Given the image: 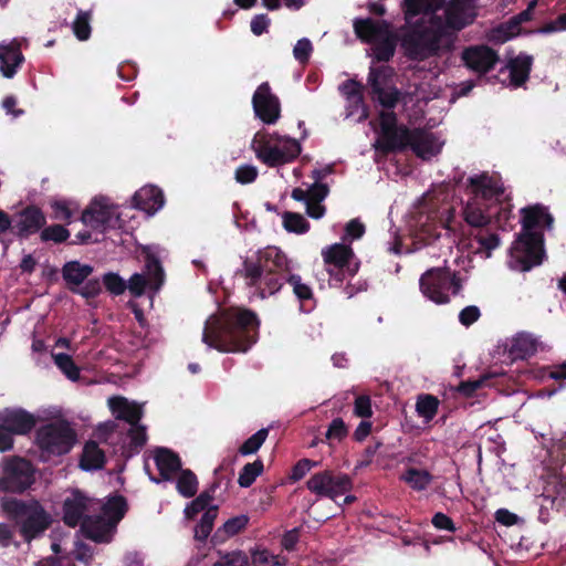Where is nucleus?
I'll return each instance as SVG.
<instances>
[{
	"label": "nucleus",
	"instance_id": "obj_1",
	"mask_svg": "<svg viewBox=\"0 0 566 566\" xmlns=\"http://www.w3.org/2000/svg\"><path fill=\"white\" fill-rule=\"evenodd\" d=\"M237 274L244 279L247 286L254 287L262 298L277 293L284 283L292 286L301 303L314 296L311 286L302 281L301 275L292 273L291 261L276 247H266L245 258Z\"/></svg>",
	"mask_w": 566,
	"mask_h": 566
},
{
	"label": "nucleus",
	"instance_id": "obj_2",
	"mask_svg": "<svg viewBox=\"0 0 566 566\" xmlns=\"http://www.w3.org/2000/svg\"><path fill=\"white\" fill-rule=\"evenodd\" d=\"M260 321L255 312L229 307L207 319L202 342L221 353H247L258 340Z\"/></svg>",
	"mask_w": 566,
	"mask_h": 566
},
{
	"label": "nucleus",
	"instance_id": "obj_3",
	"mask_svg": "<svg viewBox=\"0 0 566 566\" xmlns=\"http://www.w3.org/2000/svg\"><path fill=\"white\" fill-rule=\"evenodd\" d=\"M520 213L522 229L511 248V256L515 269L527 272L543 263L544 231L553 229L555 219L543 203L526 206Z\"/></svg>",
	"mask_w": 566,
	"mask_h": 566
},
{
	"label": "nucleus",
	"instance_id": "obj_4",
	"mask_svg": "<svg viewBox=\"0 0 566 566\" xmlns=\"http://www.w3.org/2000/svg\"><path fill=\"white\" fill-rule=\"evenodd\" d=\"M400 48L408 60L423 62L450 53L455 46L439 24V14H431L401 29Z\"/></svg>",
	"mask_w": 566,
	"mask_h": 566
},
{
	"label": "nucleus",
	"instance_id": "obj_5",
	"mask_svg": "<svg viewBox=\"0 0 566 566\" xmlns=\"http://www.w3.org/2000/svg\"><path fill=\"white\" fill-rule=\"evenodd\" d=\"M505 193L500 174L482 171L470 176L465 182L468 201L463 208V218L468 224H479L485 220L482 211Z\"/></svg>",
	"mask_w": 566,
	"mask_h": 566
},
{
	"label": "nucleus",
	"instance_id": "obj_6",
	"mask_svg": "<svg viewBox=\"0 0 566 566\" xmlns=\"http://www.w3.org/2000/svg\"><path fill=\"white\" fill-rule=\"evenodd\" d=\"M0 504L7 517L19 526L25 542H31L52 524L51 514L35 499L21 500L3 496Z\"/></svg>",
	"mask_w": 566,
	"mask_h": 566
},
{
	"label": "nucleus",
	"instance_id": "obj_7",
	"mask_svg": "<svg viewBox=\"0 0 566 566\" xmlns=\"http://www.w3.org/2000/svg\"><path fill=\"white\" fill-rule=\"evenodd\" d=\"M77 440V433L66 420H56L41 426L35 432V443L42 455L67 454Z\"/></svg>",
	"mask_w": 566,
	"mask_h": 566
},
{
	"label": "nucleus",
	"instance_id": "obj_8",
	"mask_svg": "<svg viewBox=\"0 0 566 566\" xmlns=\"http://www.w3.org/2000/svg\"><path fill=\"white\" fill-rule=\"evenodd\" d=\"M422 294L437 304L450 301L448 292L457 295L462 289L461 280L449 268H432L426 271L419 280Z\"/></svg>",
	"mask_w": 566,
	"mask_h": 566
},
{
	"label": "nucleus",
	"instance_id": "obj_9",
	"mask_svg": "<svg viewBox=\"0 0 566 566\" xmlns=\"http://www.w3.org/2000/svg\"><path fill=\"white\" fill-rule=\"evenodd\" d=\"M322 258L331 280L342 284L354 277L360 268V260L348 243H333L322 250Z\"/></svg>",
	"mask_w": 566,
	"mask_h": 566
},
{
	"label": "nucleus",
	"instance_id": "obj_10",
	"mask_svg": "<svg viewBox=\"0 0 566 566\" xmlns=\"http://www.w3.org/2000/svg\"><path fill=\"white\" fill-rule=\"evenodd\" d=\"M380 135L375 143L376 150L384 155L402 153L411 144L412 129L398 125L394 111L379 113Z\"/></svg>",
	"mask_w": 566,
	"mask_h": 566
},
{
	"label": "nucleus",
	"instance_id": "obj_11",
	"mask_svg": "<svg viewBox=\"0 0 566 566\" xmlns=\"http://www.w3.org/2000/svg\"><path fill=\"white\" fill-rule=\"evenodd\" d=\"M256 158L268 167H277L293 161L301 154V145L296 139L286 138L284 146L270 144V133L259 130L251 143Z\"/></svg>",
	"mask_w": 566,
	"mask_h": 566
},
{
	"label": "nucleus",
	"instance_id": "obj_12",
	"mask_svg": "<svg viewBox=\"0 0 566 566\" xmlns=\"http://www.w3.org/2000/svg\"><path fill=\"white\" fill-rule=\"evenodd\" d=\"M307 490L318 497H327L336 502L337 497L350 492L353 479L334 470H324L313 474L306 482Z\"/></svg>",
	"mask_w": 566,
	"mask_h": 566
},
{
	"label": "nucleus",
	"instance_id": "obj_13",
	"mask_svg": "<svg viewBox=\"0 0 566 566\" xmlns=\"http://www.w3.org/2000/svg\"><path fill=\"white\" fill-rule=\"evenodd\" d=\"M476 0H451L444 4V15H439V24L453 45L458 40V33L472 24L476 18Z\"/></svg>",
	"mask_w": 566,
	"mask_h": 566
},
{
	"label": "nucleus",
	"instance_id": "obj_14",
	"mask_svg": "<svg viewBox=\"0 0 566 566\" xmlns=\"http://www.w3.org/2000/svg\"><path fill=\"white\" fill-rule=\"evenodd\" d=\"M99 501L88 497L80 490H73L71 495L63 503V522L70 527L82 525L86 516H91V512L97 510Z\"/></svg>",
	"mask_w": 566,
	"mask_h": 566
},
{
	"label": "nucleus",
	"instance_id": "obj_15",
	"mask_svg": "<svg viewBox=\"0 0 566 566\" xmlns=\"http://www.w3.org/2000/svg\"><path fill=\"white\" fill-rule=\"evenodd\" d=\"M254 114L264 124H275L281 116V103L279 97L272 93L269 82L261 83L252 96Z\"/></svg>",
	"mask_w": 566,
	"mask_h": 566
},
{
	"label": "nucleus",
	"instance_id": "obj_16",
	"mask_svg": "<svg viewBox=\"0 0 566 566\" xmlns=\"http://www.w3.org/2000/svg\"><path fill=\"white\" fill-rule=\"evenodd\" d=\"M3 475L11 493H22L35 481L32 463L22 458H13L3 468Z\"/></svg>",
	"mask_w": 566,
	"mask_h": 566
},
{
	"label": "nucleus",
	"instance_id": "obj_17",
	"mask_svg": "<svg viewBox=\"0 0 566 566\" xmlns=\"http://www.w3.org/2000/svg\"><path fill=\"white\" fill-rule=\"evenodd\" d=\"M46 224L44 212L35 205H29L15 213L13 220V234L19 239H29L42 231Z\"/></svg>",
	"mask_w": 566,
	"mask_h": 566
},
{
	"label": "nucleus",
	"instance_id": "obj_18",
	"mask_svg": "<svg viewBox=\"0 0 566 566\" xmlns=\"http://www.w3.org/2000/svg\"><path fill=\"white\" fill-rule=\"evenodd\" d=\"M81 221L94 230L114 228L118 221L115 207L104 199H94L82 212Z\"/></svg>",
	"mask_w": 566,
	"mask_h": 566
},
{
	"label": "nucleus",
	"instance_id": "obj_19",
	"mask_svg": "<svg viewBox=\"0 0 566 566\" xmlns=\"http://www.w3.org/2000/svg\"><path fill=\"white\" fill-rule=\"evenodd\" d=\"M499 60L496 51L486 45L470 46L462 52L464 65L479 74L493 70Z\"/></svg>",
	"mask_w": 566,
	"mask_h": 566
},
{
	"label": "nucleus",
	"instance_id": "obj_20",
	"mask_svg": "<svg viewBox=\"0 0 566 566\" xmlns=\"http://www.w3.org/2000/svg\"><path fill=\"white\" fill-rule=\"evenodd\" d=\"M0 423L6 426L11 434L24 436L34 429L36 418L22 408H4L0 410Z\"/></svg>",
	"mask_w": 566,
	"mask_h": 566
},
{
	"label": "nucleus",
	"instance_id": "obj_21",
	"mask_svg": "<svg viewBox=\"0 0 566 566\" xmlns=\"http://www.w3.org/2000/svg\"><path fill=\"white\" fill-rule=\"evenodd\" d=\"M356 36L364 43L375 44L392 31V24L387 20L373 18H356L353 22Z\"/></svg>",
	"mask_w": 566,
	"mask_h": 566
},
{
	"label": "nucleus",
	"instance_id": "obj_22",
	"mask_svg": "<svg viewBox=\"0 0 566 566\" xmlns=\"http://www.w3.org/2000/svg\"><path fill=\"white\" fill-rule=\"evenodd\" d=\"M154 460L159 471V478L151 474L149 478L155 483L171 481L175 474L182 470V462L179 454L168 448L157 447L154 451Z\"/></svg>",
	"mask_w": 566,
	"mask_h": 566
},
{
	"label": "nucleus",
	"instance_id": "obj_23",
	"mask_svg": "<svg viewBox=\"0 0 566 566\" xmlns=\"http://www.w3.org/2000/svg\"><path fill=\"white\" fill-rule=\"evenodd\" d=\"M84 536L95 543H108L116 526L101 515L86 516L82 523Z\"/></svg>",
	"mask_w": 566,
	"mask_h": 566
},
{
	"label": "nucleus",
	"instance_id": "obj_24",
	"mask_svg": "<svg viewBox=\"0 0 566 566\" xmlns=\"http://www.w3.org/2000/svg\"><path fill=\"white\" fill-rule=\"evenodd\" d=\"M23 62L24 56L17 40L0 43V72L3 77L12 78Z\"/></svg>",
	"mask_w": 566,
	"mask_h": 566
},
{
	"label": "nucleus",
	"instance_id": "obj_25",
	"mask_svg": "<svg viewBox=\"0 0 566 566\" xmlns=\"http://www.w3.org/2000/svg\"><path fill=\"white\" fill-rule=\"evenodd\" d=\"M108 407L117 420H124L130 426L140 422L144 416L143 407L139 403L130 402L123 396L111 397Z\"/></svg>",
	"mask_w": 566,
	"mask_h": 566
},
{
	"label": "nucleus",
	"instance_id": "obj_26",
	"mask_svg": "<svg viewBox=\"0 0 566 566\" xmlns=\"http://www.w3.org/2000/svg\"><path fill=\"white\" fill-rule=\"evenodd\" d=\"M134 207L149 214L163 208L165 198L163 190L157 186H145L133 196Z\"/></svg>",
	"mask_w": 566,
	"mask_h": 566
},
{
	"label": "nucleus",
	"instance_id": "obj_27",
	"mask_svg": "<svg viewBox=\"0 0 566 566\" xmlns=\"http://www.w3.org/2000/svg\"><path fill=\"white\" fill-rule=\"evenodd\" d=\"M511 196L504 193L503 197H500L499 201L493 202L482 211L483 217H485L484 221L482 220V222H480L479 224L470 226L472 228L482 229L489 226L492 222V220H495V222L500 227H502V224L506 223L512 216L513 205L511 203Z\"/></svg>",
	"mask_w": 566,
	"mask_h": 566
},
{
	"label": "nucleus",
	"instance_id": "obj_28",
	"mask_svg": "<svg viewBox=\"0 0 566 566\" xmlns=\"http://www.w3.org/2000/svg\"><path fill=\"white\" fill-rule=\"evenodd\" d=\"M410 140L409 148L421 159H429L440 151L437 137L421 128L412 129Z\"/></svg>",
	"mask_w": 566,
	"mask_h": 566
},
{
	"label": "nucleus",
	"instance_id": "obj_29",
	"mask_svg": "<svg viewBox=\"0 0 566 566\" xmlns=\"http://www.w3.org/2000/svg\"><path fill=\"white\" fill-rule=\"evenodd\" d=\"M126 438L128 439V442L124 441L120 446V454L125 459H130L138 454L147 443L148 436L146 426L140 424L139 422L130 426L127 430Z\"/></svg>",
	"mask_w": 566,
	"mask_h": 566
},
{
	"label": "nucleus",
	"instance_id": "obj_30",
	"mask_svg": "<svg viewBox=\"0 0 566 566\" xmlns=\"http://www.w3.org/2000/svg\"><path fill=\"white\" fill-rule=\"evenodd\" d=\"M533 57L525 53H520L516 57L511 59L507 69L510 71V81L512 86L521 87L530 78L532 71Z\"/></svg>",
	"mask_w": 566,
	"mask_h": 566
},
{
	"label": "nucleus",
	"instance_id": "obj_31",
	"mask_svg": "<svg viewBox=\"0 0 566 566\" xmlns=\"http://www.w3.org/2000/svg\"><path fill=\"white\" fill-rule=\"evenodd\" d=\"M446 0H403L402 10L405 19L409 22L419 14L431 15L444 8Z\"/></svg>",
	"mask_w": 566,
	"mask_h": 566
},
{
	"label": "nucleus",
	"instance_id": "obj_32",
	"mask_svg": "<svg viewBox=\"0 0 566 566\" xmlns=\"http://www.w3.org/2000/svg\"><path fill=\"white\" fill-rule=\"evenodd\" d=\"M93 273V266L80 261H69L62 268V277L67 289L80 287Z\"/></svg>",
	"mask_w": 566,
	"mask_h": 566
},
{
	"label": "nucleus",
	"instance_id": "obj_33",
	"mask_svg": "<svg viewBox=\"0 0 566 566\" xmlns=\"http://www.w3.org/2000/svg\"><path fill=\"white\" fill-rule=\"evenodd\" d=\"M101 509L102 515L115 526L124 518L128 511V504L125 496L120 494H114L107 499L104 504L96 506Z\"/></svg>",
	"mask_w": 566,
	"mask_h": 566
},
{
	"label": "nucleus",
	"instance_id": "obj_34",
	"mask_svg": "<svg viewBox=\"0 0 566 566\" xmlns=\"http://www.w3.org/2000/svg\"><path fill=\"white\" fill-rule=\"evenodd\" d=\"M398 43L400 44V34L395 30L390 31L387 35L371 45L374 60L376 62H389L396 53Z\"/></svg>",
	"mask_w": 566,
	"mask_h": 566
},
{
	"label": "nucleus",
	"instance_id": "obj_35",
	"mask_svg": "<svg viewBox=\"0 0 566 566\" xmlns=\"http://www.w3.org/2000/svg\"><path fill=\"white\" fill-rule=\"evenodd\" d=\"M394 75L395 70L389 65L371 66L367 77L370 93H379L380 88L390 87Z\"/></svg>",
	"mask_w": 566,
	"mask_h": 566
},
{
	"label": "nucleus",
	"instance_id": "obj_36",
	"mask_svg": "<svg viewBox=\"0 0 566 566\" xmlns=\"http://www.w3.org/2000/svg\"><path fill=\"white\" fill-rule=\"evenodd\" d=\"M105 464V453L98 447L97 442L88 441L83 448V453L80 460V467L83 470H98Z\"/></svg>",
	"mask_w": 566,
	"mask_h": 566
},
{
	"label": "nucleus",
	"instance_id": "obj_37",
	"mask_svg": "<svg viewBox=\"0 0 566 566\" xmlns=\"http://www.w3.org/2000/svg\"><path fill=\"white\" fill-rule=\"evenodd\" d=\"M537 352V342L528 334H518L512 340L510 356L512 359H526Z\"/></svg>",
	"mask_w": 566,
	"mask_h": 566
},
{
	"label": "nucleus",
	"instance_id": "obj_38",
	"mask_svg": "<svg viewBox=\"0 0 566 566\" xmlns=\"http://www.w3.org/2000/svg\"><path fill=\"white\" fill-rule=\"evenodd\" d=\"M249 523V517L247 515H238L229 518L220 528L216 531L212 536V542L214 544L223 542L230 536H234L240 533Z\"/></svg>",
	"mask_w": 566,
	"mask_h": 566
},
{
	"label": "nucleus",
	"instance_id": "obj_39",
	"mask_svg": "<svg viewBox=\"0 0 566 566\" xmlns=\"http://www.w3.org/2000/svg\"><path fill=\"white\" fill-rule=\"evenodd\" d=\"M401 480L415 491H424L433 481V475L427 471L417 468H408L401 475Z\"/></svg>",
	"mask_w": 566,
	"mask_h": 566
},
{
	"label": "nucleus",
	"instance_id": "obj_40",
	"mask_svg": "<svg viewBox=\"0 0 566 566\" xmlns=\"http://www.w3.org/2000/svg\"><path fill=\"white\" fill-rule=\"evenodd\" d=\"M199 482L197 475L190 469H182L176 481L177 492L186 497H192L198 492Z\"/></svg>",
	"mask_w": 566,
	"mask_h": 566
},
{
	"label": "nucleus",
	"instance_id": "obj_41",
	"mask_svg": "<svg viewBox=\"0 0 566 566\" xmlns=\"http://www.w3.org/2000/svg\"><path fill=\"white\" fill-rule=\"evenodd\" d=\"M440 401L430 394H421L417 398L416 411L419 417L423 418L426 422L431 421L438 413Z\"/></svg>",
	"mask_w": 566,
	"mask_h": 566
},
{
	"label": "nucleus",
	"instance_id": "obj_42",
	"mask_svg": "<svg viewBox=\"0 0 566 566\" xmlns=\"http://www.w3.org/2000/svg\"><path fill=\"white\" fill-rule=\"evenodd\" d=\"M218 516V506L213 505L208 507L201 518L200 522L195 527V539L199 542H205L208 536L211 534L214 521Z\"/></svg>",
	"mask_w": 566,
	"mask_h": 566
},
{
	"label": "nucleus",
	"instance_id": "obj_43",
	"mask_svg": "<svg viewBox=\"0 0 566 566\" xmlns=\"http://www.w3.org/2000/svg\"><path fill=\"white\" fill-rule=\"evenodd\" d=\"M147 275V281L149 283L150 289L153 290H159L160 286L164 283V269L163 265L157 256L154 254H148L146 256V264H145Z\"/></svg>",
	"mask_w": 566,
	"mask_h": 566
},
{
	"label": "nucleus",
	"instance_id": "obj_44",
	"mask_svg": "<svg viewBox=\"0 0 566 566\" xmlns=\"http://www.w3.org/2000/svg\"><path fill=\"white\" fill-rule=\"evenodd\" d=\"M370 95L385 108L384 112L392 111L402 98L401 91L395 85L385 90L380 88L379 93H370Z\"/></svg>",
	"mask_w": 566,
	"mask_h": 566
},
{
	"label": "nucleus",
	"instance_id": "obj_45",
	"mask_svg": "<svg viewBox=\"0 0 566 566\" xmlns=\"http://www.w3.org/2000/svg\"><path fill=\"white\" fill-rule=\"evenodd\" d=\"M253 566H285L287 558L283 555H274L266 548H258L251 553Z\"/></svg>",
	"mask_w": 566,
	"mask_h": 566
},
{
	"label": "nucleus",
	"instance_id": "obj_46",
	"mask_svg": "<svg viewBox=\"0 0 566 566\" xmlns=\"http://www.w3.org/2000/svg\"><path fill=\"white\" fill-rule=\"evenodd\" d=\"M264 464L261 459H256L253 462L243 465L239 473L238 484L241 488H250L258 476L263 473Z\"/></svg>",
	"mask_w": 566,
	"mask_h": 566
},
{
	"label": "nucleus",
	"instance_id": "obj_47",
	"mask_svg": "<svg viewBox=\"0 0 566 566\" xmlns=\"http://www.w3.org/2000/svg\"><path fill=\"white\" fill-rule=\"evenodd\" d=\"M56 367L72 381L80 379L81 370L73 358L65 353L52 354Z\"/></svg>",
	"mask_w": 566,
	"mask_h": 566
},
{
	"label": "nucleus",
	"instance_id": "obj_48",
	"mask_svg": "<svg viewBox=\"0 0 566 566\" xmlns=\"http://www.w3.org/2000/svg\"><path fill=\"white\" fill-rule=\"evenodd\" d=\"M522 32V23L518 19L513 15L507 21L502 22L495 28L494 33L495 38L501 42H506L514 36L521 34Z\"/></svg>",
	"mask_w": 566,
	"mask_h": 566
},
{
	"label": "nucleus",
	"instance_id": "obj_49",
	"mask_svg": "<svg viewBox=\"0 0 566 566\" xmlns=\"http://www.w3.org/2000/svg\"><path fill=\"white\" fill-rule=\"evenodd\" d=\"M283 226L286 231L297 234L306 233L310 230V222L297 212H284Z\"/></svg>",
	"mask_w": 566,
	"mask_h": 566
},
{
	"label": "nucleus",
	"instance_id": "obj_50",
	"mask_svg": "<svg viewBox=\"0 0 566 566\" xmlns=\"http://www.w3.org/2000/svg\"><path fill=\"white\" fill-rule=\"evenodd\" d=\"M269 436V429L262 428L248 438L240 447L239 453L241 455L254 454L259 451Z\"/></svg>",
	"mask_w": 566,
	"mask_h": 566
},
{
	"label": "nucleus",
	"instance_id": "obj_51",
	"mask_svg": "<svg viewBox=\"0 0 566 566\" xmlns=\"http://www.w3.org/2000/svg\"><path fill=\"white\" fill-rule=\"evenodd\" d=\"M340 93L352 103L358 105L364 102V85L354 80H346L339 85Z\"/></svg>",
	"mask_w": 566,
	"mask_h": 566
},
{
	"label": "nucleus",
	"instance_id": "obj_52",
	"mask_svg": "<svg viewBox=\"0 0 566 566\" xmlns=\"http://www.w3.org/2000/svg\"><path fill=\"white\" fill-rule=\"evenodd\" d=\"M70 231L62 224H52L43 227L40 239L43 242L52 241L54 243H63L70 238Z\"/></svg>",
	"mask_w": 566,
	"mask_h": 566
},
{
	"label": "nucleus",
	"instance_id": "obj_53",
	"mask_svg": "<svg viewBox=\"0 0 566 566\" xmlns=\"http://www.w3.org/2000/svg\"><path fill=\"white\" fill-rule=\"evenodd\" d=\"M91 13L88 11L80 10L73 22V32L80 41H85L91 36Z\"/></svg>",
	"mask_w": 566,
	"mask_h": 566
},
{
	"label": "nucleus",
	"instance_id": "obj_54",
	"mask_svg": "<svg viewBox=\"0 0 566 566\" xmlns=\"http://www.w3.org/2000/svg\"><path fill=\"white\" fill-rule=\"evenodd\" d=\"M220 559L213 566H249L250 560L245 553L241 551H232L222 553L218 552Z\"/></svg>",
	"mask_w": 566,
	"mask_h": 566
},
{
	"label": "nucleus",
	"instance_id": "obj_55",
	"mask_svg": "<svg viewBox=\"0 0 566 566\" xmlns=\"http://www.w3.org/2000/svg\"><path fill=\"white\" fill-rule=\"evenodd\" d=\"M52 214L51 218L59 221H64L67 224L72 222L73 219V208L71 207V202L66 200H55L51 203Z\"/></svg>",
	"mask_w": 566,
	"mask_h": 566
},
{
	"label": "nucleus",
	"instance_id": "obj_56",
	"mask_svg": "<svg viewBox=\"0 0 566 566\" xmlns=\"http://www.w3.org/2000/svg\"><path fill=\"white\" fill-rule=\"evenodd\" d=\"M103 284L107 292L116 296L122 295L127 289L126 281L114 272H108L103 275Z\"/></svg>",
	"mask_w": 566,
	"mask_h": 566
},
{
	"label": "nucleus",
	"instance_id": "obj_57",
	"mask_svg": "<svg viewBox=\"0 0 566 566\" xmlns=\"http://www.w3.org/2000/svg\"><path fill=\"white\" fill-rule=\"evenodd\" d=\"M492 378V375L484 374L474 380H465L461 381L457 388L458 392L464 397H472L478 389L486 386L489 380Z\"/></svg>",
	"mask_w": 566,
	"mask_h": 566
},
{
	"label": "nucleus",
	"instance_id": "obj_58",
	"mask_svg": "<svg viewBox=\"0 0 566 566\" xmlns=\"http://www.w3.org/2000/svg\"><path fill=\"white\" fill-rule=\"evenodd\" d=\"M318 464V461L310 460L306 458L298 460L291 470L289 475L290 481L297 482L302 480L306 473L311 471V469L317 467Z\"/></svg>",
	"mask_w": 566,
	"mask_h": 566
},
{
	"label": "nucleus",
	"instance_id": "obj_59",
	"mask_svg": "<svg viewBox=\"0 0 566 566\" xmlns=\"http://www.w3.org/2000/svg\"><path fill=\"white\" fill-rule=\"evenodd\" d=\"M102 291V284L98 279L86 280L83 283V286L80 287H71V292L75 294H80L86 300L96 297Z\"/></svg>",
	"mask_w": 566,
	"mask_h": 566
},
{
	"label": "nucleus",
	"instance_id": "obj_60",
	"mask_svg": "<svg viewBox=\"0 0 566 566\" xmlns=\"http://www.w3.org/2000/svg\"><path fill=\"white\" fill-rule=\"evenodd\" d=\"M365 226L358 219H352L345 226V233L342 238L343 243L350 244L353 240L360 239L365 233Z\"/></svg>",
	"mask_w": 566,
	"mask_h": 566
},
{
	"label": "nucleus",
	"instance_id": "obj_61",
	"mask_svg": "<svg viewBox=\"0 0 566 566\" xmlns=\"http://www.w3.org/2000/svg\"><path fill=\"white\" fill-rule=\"evenodd\" d=\"M348 434V428L342 418H335L329 423L325 437L327 440L342 441Z\"/></svg>",
	"mask_w": 566,
	"mask_h": 566
},
{
	"label": "nucleus",
	"instance_id": "obj_62",
	"mask_svg": "<svg viewBox=\"0 0 566 566\" xmlns=\"http://www.w3.org/2000/svg\"><path fill=\"white\" fill-rule=\"evenodd\" d=\"M312 52V42L306 38L300 39L293 49L294 59L301 64H306L310 61Z\"/></svg>",
	"mask_w": 566,
	"mask_h": 566
},
{
	"label": "nucleus",
	"instance_id": "obj_63",
	"mask_svg": "<svg viewBox=\"0 0 566 566\" xmlns=\"http://www.w3.org/2000/svg\"><path fill=\"white\" fill-rule=\"evenodd\" d=\"M258 169L252 165H241L235 169L234 179L241 185H248L258 178Z\"/></svg>",
	"mask_w": 566,
	"mask_h": 566
},
{
	"label": "nucleus",
	"instance_id": "obj_64",
	"mask_svg": "<svg viewBox=\"0 0 566 566\" xmlns=\"http://www.w3.org/2000/svg\"><path fill=\"white\" fill-rule=\"evenodd\" d=\"M384 446L382 441L373 438V441L365 448L361 459L357 462V468H366L371 464L375 454Z\"/></svg>",
	"mask_w": 566,
	"mask_h": 566
}]
</instances>
